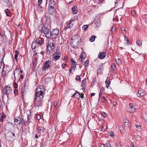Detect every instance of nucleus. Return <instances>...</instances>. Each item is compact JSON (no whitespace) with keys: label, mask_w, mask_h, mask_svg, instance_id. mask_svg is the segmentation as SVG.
Wrapping results in <instances>:
<instances>
[{"label":"nucleus","mask_w":147,"mask_h":147,"mask_svg":"<svg viewBox=\"0 0 147 147\" xmlns=\"http://www.w3.org/2000/svg\"><path fill=\"white\" fill-rule=\"evenodd\" d=\"M34 100V106L35 107L42 106V101L45 94V89L42 85L38 86L36 88Z\"/></svg>","instance_id":"f257e3e1"},{"label":"nucleus","mask_w":147,"mask_h":147,"mask_svg":"<svg viewBox=\"0 0 147 147\" xmlns=\"http://www.w3.org/2000/svg\"><path fill=\"white\" fill-rule=\"evenodd\" d=\"M38 30L42 33H44L47 38H49L51 37V34H49V28L46 27L44 24L40 25L38 28Z\"/></svg>","instance_id":"f03ea898"},{"label":"nucleus","mask_w":147,"mask_h":147,"mask_svg":"<svg viewBox=\"0 0 147 147\" xmlns=\"http://www.w3.org/2000/svg\"><path fill=\"white\" fill-rule=\"evenodd\" d=\"M6 139L8 141H12L14 140L16 137L14 133L11 131L6 134L5 135Z\"/></svg>","instance_id":"7ed1b4c3"},{"label":"nucleus","mask_w":147,"mask_h":147,"mask_svg":"<svg viewBox=\"0 0 147 147\" xmlns=\"http://www.w3.org/2000/svg\"><path fill=\"white\" fill-rule=\"evenodd\" d=\"M53 65V63L52 61L49 60L45 61L44 62V64L43 67L42 68V70L43 71H45L47 69H48L50 68V67Z\"/></svg>","instance_id":"20e7f679"},{"label":"nucleus","mask_w":147,"mask_h":147,"mask_svg":"<svg viewBox=\"0 0 147 147\" xmlns=\"http://www.w3.org/2000/svg\"><path fill=\"white\" fill-rule=\"evenodd\" d=\"M55 45L54 41L52 40L51 42H49L47 46V52H50L53 51L55 49Z\"/></svg>","instance_id":"39448f33"},{"label":"nucleus","mask_w":147,"mask_h":147,"mask_svg":"<svg viewBox=\"0 0 147 147\" xmlns=\"http://www.w3.org/2000/svg\"><path fill=\"white\" fill-rule=\"evenodd\" d=\"M59 31L57 29H54L52 32H50L49 34H51V37L52 36L54 38H56L59 37Z\"/></svg>","instance_id":"423d86ee"},{"label":"nucleus","mask_w":147,"mask_h":147,"mask_svg":"<svg viewBox=\"0 0 147 147\" xmlns=\"http://www.w3.org/2000/svg\"><path fill=\"white\" fill-rule=\"evenodd\" d=\"M39 40L37 38L35 41L33 42L32 44V47L34 52L36 51L35 49L37 46L38 45Z\"/></svg>","instance_id":"0eeeda50"},{"label":"nucleus","mask_w":147,"mask_h":147,"mask_svg":"<svg viewBox=\"0 0 147 147\" xmlns=\"http://www.w3.org/2000/svg\"><path fill=\"white\" fill-rule=\"evenodd\" d=\"M4 90H5L4 94L7 95H9L12 92V90L10 87L8 86H5Z\"/></svg>","instance_id":"6e6552de"},{"label":"nucleus","mask_w":147,"mask_h":147,"mask_svg":"<svg viewBox=\"0 0 147 147\" xmlns=\"http://www.w3.org/2000/svg\"><path fill=\"white\" fill-rule=\"evenodd\" d=\"M146 94L145 91L141 88H140L138 91V94L137 93V95L139 97L143 96Z\"/></svg>","instance_id":"1a4fd4ad"},{"label":"nucleus","mask_w":147,"mask_h":147,"mask_svg":"<svg viewBox=\"0 0 147 147\" xmlns=\"http://www.w3.org/2000/svg\"><path fill=\"white\" fill-rule=\"evenodd\" d=\"M21 122V119L19 117H16L14 118V124L15 125H18Z\"/></svg>","instance_id":"9d476101"},{"label":"nucleus","mask_w":147,"mask_h":147,"mask_svg":"<svg viewBox=\"0 0 147 147\" xmlns=\"http://www.w3.org/2000/svg\"><path fill=\"white\" fill-rule=\"evenodd\" d=\"M77 95V96H78L80 98H81L82 99H83L84 97V94H83L82 93L81 94L78 92L77 91H75V93H74L73 95L71 96L72 97H74V96H75L76 95Z\"/></svg>","instance_id":"9b49d317"},{"label":"nucleus","mask_w":147,"mask_h":147,"mask_svg":"<svg viewBox=\"0 0 147 147\" xmlns=\"http://www.w3.org/2000/svg\"><path fill=\"white\" fill-rule=\"evenodd\" d=\"M106 55V53L105 52H101L99 53L98 55L99 58L100 59H103L104 58Z\"/></svg>","instance_id":"f8f14e48"},{"label":"nucleus","mask_w":147,"mask_h":147,"mask_svg":"<svg viewBox=\"0 0 147 147\" xmlns=\"http://www.w3.org/2000/svg\"><path fill=\"white\" fill-rule=\"evenodd\" d=\"M53 56L55 59L57 60L60 57V54L57 52H56L53 54Z\"/></svg>","instance_id":"ddd939ff"},{"label":"nucleus","mask_w":147,"mask_h":147,"mask_svg":"<svg viewBox=\"0 0 147 147\" xmlns=\"http://www.w3.org/2000/svg\"><path fill=\"white\" fill-rule=\"evenodd\" d=\"M86 57L85 54L84 53H82L80 54L79 58V60L80 61V62H82L84 60Z\"/></svg>","instance_id":"4468645a"},{"label":"nucleus","mask_w":147,"mask_h":147,"mask_svg":"<svg viewBox=\"0 0 147 147\" xmlns=\"http://www.w3.org/2000/svg\"><path fill=\"white\" fill-rule=\"evenodd\" d=\"M55 7H48V11L49 13L51 15L53 14L55 10Z\"/></svg>","instance_id":"2eb2a0df"},{"label":"nucleus","mask_w":147,"mask_h":147,"mask_svg":"<svg viewBox=\"0 0 147 147\" xmlns=\"http://www.w3.org/2000/svg\"><path fill=\"white\" fill-rule=\"evenodd\" d=\"M129 105L130 106L129 112L131 113H134L135 110V109L134 107V106L131 103H129Z\"/></svg>","instance_id":"dca6fc26"},{"label":"nucleus","mask_w":147,"mask_h":147,"mask_svg":"<svg viewBox=\"0 0 147 147\" xmlns=\"http://www.w3.org/2000/svg\"><path fill=\"white\" fill-rule=\"evenodd\" d=\"M71 40H73L74 42H77V43H78L79 42L78 36L77 35L73 36V37L71 39Z\"/></svg>","instance_id":"f3484780"},{"label":"nucleus","mask_w":147,"mask_h":147,"mask_svg":"<svg viewBox=\"0 0 147 147\" xmlns=\"http://www.w3.org/2000/svg\"><path fill=\"white\" fill-rule=\"evenodd\" d=\"M74 21V20L71 19L69 21V22L67 25L65 27V29L66 30L68 28H72L73 26V24L71 23Z\"/></svg>","instance_id":"a211bd4d"},{"label":"nucleus","mask_w":147,"mask_h":147,"mask_svg":"<svg viewBox=\"0 0 147 147\" xmlns=\"http://www.w3.org/2000/svg\"><path fill=\"white\" fill-rule=\"evenodd\" d=\"M49 6L51 7H55V2L54 0H52L49 2Z\"/></svg>","instance_id":"6ab92c4d"},{"label":"nucleus","mask_w":147,"mask_h":147,"mask_svg":"<svg viewBox=\"0 0 147 147\" xmlns=\"http://www.w3.org/2000/svg\"><path fill=\"white\" fill-rule=\"evenodd\" d=\"M12 124L10 123H7L5 126V129L6 130H9L12 126Z\"/></svg>","instance_id":"aec40b11"},{"label":"nucleus","mask_w":147,"mask_h":147,"mask_svg":"<svg viewBox=\"0 0 147 147\" xmlns=\"http://www.w3.org/2000/svg\"><path fill=\"white\" fill-rule=\"evenodd\" d=\"M76 64H72L71 68L69 69V71L70 73H71L72 72L74 71L76 67Z\"/></svg>","instance_id":"412c9836"},{"label":"nucleus","mask_w":147,"mask_h":147,"mask_svg":"<svg viewBox=\"0 0 147 147\" xmlns=\"http://www.w3.org/2000/svg\"><path fill=\"white\" fill-rule=\"evenodd\" d=\"M45 18L46 20V23L48 25H50L51 20L49 16H45Z\"/></svg>","instance_id":"4be33fe9"},{"label":"nucleus","mask_w":147,"mask_h":147,"mask_svg":"<svg viewBox=\"0 0 147 147\" xmlns=\"http://www.w3.org/2000/svg\"><path fill=\"white\" fill-rule=\"evenodd\" d=\"M27 90L25 89V86H24L22 87L21 92L22 93L23 96H24V93L26 92Z\"/></svg>","instance_id":"5701e85b"},{"label":"nucleus","mask_w":147,"mask_h":147,"mask_svg":"<svg viewBox=\"0 0 147 147\" xmlns=\"http://www.w3.org/2000/svg\"><path fill=\"white\" fill-rule=\"evenodd\" d=\"M142 118L144 121L147 122V113H143L142 115Z\"/></svg>","instance_id":"b1692460"},{"label":"nucleus","mask_w":147,"mask_h":147,"mask_svg":"<svg viewBox=\"0 0 147 147\" xmlns=\"http://www.w3.org/2000/svg\"><path fill=\"white\" fill-rule=\"evenodd\" d=\"M1 116L0 119V122H2L3 119L5 118L6 116L5 114L2 113H1Z\"/></svg>","instance_id":"393cba45"},{"label":"nucleus","mask_w":147,"mask_h":147,"mask_svg":"<svg viewBox=\"0 0 147 147\" xmlns=\"http://www.w3.org/2000/svg\"><path fill=\"white\" fill-rule=\"evenodd\" d=\"M95 26L96 27L99 28L101 24V22L100 21H99L98 22L95 23Z\"/></svg>","instance_id":"a878e982"},{"label":"nucleus","mask_w":147,"mask_h":147,"mask_svg":"<svg viewBox=\"0 0 147 147\" xmlns=\"http://www.w3.org/2000/svg\"><path fill=\"white\" fill-rule=\"evenodd\" d=\"M86 80L84 79L82 81V83L81 84V87H86Z\"/></svg>","instance_id":"bb28decb"},{"label":"nucleus","mask_w":147,"mask_h":147,"mask_svg":"<svg viewBox=\"0 0 147 147\" xmlns=\"http://www.w3.org/2000/svg\"><path fill=\"white\" fill-rule=\"evenodd\" d=\"M103 64H101V65H99V68L97 70V73H100L101 71V69L103 68L102 65Z\"/></svg>","instance_id":"cd10ccee"},{"label":"nucleus","mask_w":147,"mask_h":147,"mask_svg":"<svg viewBox=\"0 0 147 147\" xmlns=\"http://www.w3.org/2000/svg\"><path fill=\"white\" fill-rule=\"evenodd\" d=\"M4 3H5L7 5H10V1L9 0H1Z\"/></svg>","instance_id":"c85d7f7f"},{"label":"nucleus","mask_w":147,"mask_h":147,"mask_svg":"<svg viewBox=\"0 0 147 147\" xmlns=\"http://www.w3.org/2000/svg\"><path fill=\"white\" fill-rule=\"evenodd\" d=\"M72 10L74 14H76L77 13V10L75 7H73L72 8Z\"/></svg>","instance_id":"c756f323"},{"label":"nucleus","mask_w":147,"mask_h":147,"mask_svg":"<svg viewBox=\"0 0 147 147\" xmlns=\"http://www.w3.org/2000/svg\"><path fill=\"white\" fill-rule=\"evenodd\" d=\"M96 36L93 35V36L90 37V40L91 42H92L94 41L95 38Z\"/></svg>","instance_id":"7c9ffc66"},{"label":"nucleus","mask_w":147,"mask_h":147,"mask_svg":"<svg viewBox=\"0 0 147 147\" xmlns=\"http://www.w3.org/2000/svg\"><path fill=\"white\" fill-rule=\"evenodd\" d=\"M105 82H106V87L107 88H108L109 87V86L110 84L111 83V81L110 80H109L107 82V80Z\"/></svg>","instance_id":"2f4dec72"},{"label":"nucleus","mask_w":147,"mask_h":147,"mask_svg":"<svg viewBox=\"0 0 147 147\" xmlns=\"http://www.w3.org/2000/svg\"><path fill=\"white\" fill-rule=\"evenodd\" d=\"M118 128L121 132H123V131L124 130L123 128V126L122 125H119V126Z\"/></svg>","instance_id":"473e14b6"},{"label":"nucleus","mask_w":147,"mask_h":147,"mask_svg":"<svg viewBox=\"0 0 147 147\" xmlns=\"http://www.w3.org/2000/svg\"><path fill=\"white\" fill-rule=\"evenodd\" d=\"M123 122L125 125H126L125 123H127V125H128V120L126 118H125L123 119Z\"/></svg>","instance_id":"72a5a7b5"},{"label":"nucleus","mask_w":147,"mask_h":147,"mask_svg":"<svg viewBox=\"0 0 147 147\" xmlns=\"http://www.w3.org/2000/svg\"><path fill=\"white\" fill-rule=\"evenodd\" d=\"M6 12L5 13H6V15L7 16H9V14L10 13V11L8 9H6L5 10Z\"/></svg>","instance_id":"f704fd0d"},{"label":"nucleus","mask_w":147,"mask_h":147,"mask_svg":"<svg viewBox=\"0 0 147 147\" xmlns=\"http://www.w3.org/2000/svg\"><path fill=\"white\" fill-rule=\"evenodd\" d=\"M121 32L123 34H125L126 33L125 28L124 27H122L121 29Z\"/></svg>","instance_id":"c9c22d12"},{"label":"nucleus","mask_w":147,"mask_h":147,"mask_svg":"<svg viewBox=\"0 0 147 147\" xmlns=\"http://www.w3.org/2000/svg\"><path fill=\"white\" fill-rule=\"evenodd\" d=\"M136 43L139 46L141 45L142 44V41L139 40H136Z\"/></svg>","instance_id":"e433bc0d"},{"label":"nucleus","mask_w":147,"mask_h":147,"mask_svg":"<svg viewBox=\"0 0 147 147\" xmlns=\"http://www.w3.org/2000/svg\"><path fill=\"white\" fill-rule=\"evenodd\" d=\"M4 57L0 59V68L2 67V63H3V58Z\"/></svg>","instance_id":"4c0bfd02"},{"label":"nucleus","mask_w":147,"mask_h":147,"mask_svg":"<svg viewBox=\"0 0 147 147\" xmlns=\"http://www.w3.org/2000/svg\"><path fill=\"white\" fill-rule=\"evenodd\" d=\"M88 25H85L83 26L82 27V29H83L84 30H86L87 29V28H88Z\"/></svg>","instance_id":"58836bf2"},{"label":"nucleus","mask_w":147,"mask_h":147,"mask_svg":"<svg viewBox=\"0 0 147 147\" xmlns=\"http://www.w3.org/2000/svg\"><path fill=\"white\" fill-rule=\"evenodd\" d=\"M21 123L22 125H26L25 121L24 119H22Z\"/></svg>","instance_id":"ea45409f"},{"label":"nucleus","mask_w":147,"mask_h":147,"mask_svg":"<svg viewBox=\"0 0 147 147\" xmlns=\"http://www.w3.org/2000/svg\"><path fill=\"white\" fill-rule=\"evenodd\" d=\"M76 80L77 81H79L81 79L80 76H77L76 78Z\"/></svg>","instance_id":"a19ab883"},{"label":"nucleus","mask_w":147,"mask_h":147,"mask_svg":"<svg viewBox=\"0 0 147 147\" xmlns=\"http://www.w3.org/2000/svg\"><path fill=\"white\" fill-rule=\"evenodd\" d=\"M116 62L118 64H120L121 63V61L119 58H118L116 60Z\"/></svg>","instance_id":"79ce46f5"},{"label":"nucleus","mask_w":147,"mask_h":147,"mask_svg":"<svg viewBox=\"0 0 147 147\" xmlns=\"http://www.w3.org/2000/svg\"><path fill=\"white\" fill-rule=\"evenodd\" d=\"M43 41L41 39L40 40H39L38 45L39 44L40 45H41L43 44Z\"/></svg>","instance_id":"37998d69"},{"label":"nucleus","mask_w":147,"mask_h":147,"mask_svg":"<svg viewBox=\"0 0 147 147\" xmlns=\"http://www.w3.org/2000/svg\"><path fill=\"white\" fill-rule=\"evenodd\" d=\"M89 63V61L88 60H86L84 62V65L86 66H88V63Z\"/></svg>","instance_id":"c03bdc74"},{"label":"nucleus","mask_w":147,"mask_h":147,"mask_svg":"<svg viewBox=\"0 0 147 147\" xmlns=\"http://www.w3.org/2000/svg\"><path fill=\"white\" fill-rule=\"evenodd\" d=\"M39 7H38L39 10L40 12H41L43 10V8L42 6H39Z\"/></svg>","instance_id":"a18cd8bd"},{"label":"nucleus","mask_w":147,"mask_h":147,"mask_svg":"<svg viewBox=\"0 0 147 147\" xmlns=\"http://www.w3.org/2000/svg\"><path fill=\"white\" fill-rule=\"evenodd\" d=\"M101 101L102 102L104 103L106 101V99L105 97L104 96L102 97V98H101Z\"/></svg>","instance_id":"49530a36"},{"label":"nucleus","mask_w":147,"mask_h":147,"mask_svg":"<svg viewBox=\"0 0 147 147\" xmlns=\"http://www.w3.org/2000/svg\"><path fill=\"white\" fill-rule=\"evenodd\" d=\"M42 0H38V6H40L42 3Z\"/></svg>","instance_id":"de8ad7c7"},{"label":"nucleus","mask_w":147,"mask_h":147,"mask_svg":"<svg viewBox=\"0 0 147 147\" xmlns=\"http://www.w3.org/2000/svg\"><path fill=\"white\" fill-rule=\"evenodd\" d=\"M13 86L14 88H16L18 87V85L16 83L13 84Z\"/></svg>","instance_id":"09e8293b"},{"label":"nucleus","mask_w":147,"mask_h":147,"mask_svg":"<svg viewBox=\"0 0 147 147\" xmlns=\"http://www.w3.org/2000/svg\"><path fill=\"white\" fill-rule=\"evenodd\" d=\"M53 105L55 107H56L57 106V101L56 100L54 101L53 102Z\"/></svg>","instance_id":"8fccbe9b"},{"label":"nucleus","mask_w":147,"mask_h":147,"mask_svg":"<svg viewBox=\"0 0 147 147\" xmlns=\"http://www.w3.org/2000/svg\"><path fill=\"white\" fill-rule=\"evenodd\" d=\"M45 128L43 127H42L40 129V132H41L42 133H43L44 131Z\"/></svg>","instance_id":"3c124183"},{"label":"nucleus","mask_w":147,"mask_h":147,"mask_svg":"<svg viewBox=\"0 0 147 147\" xmlns=\"http://www.w3.org/2000/svg\"><path fill=\"white\" fill-rule=\"evenodd\" d=\"M19 69H18V68L17 67L16 68V69L15 70V71H14V76L15 78H16L15 76V73H16L17 72H19Z\"/></svg>","instance_id":"603ef678"},{"label":"nucleus","mask_w":147,"mask_h":147,"mask_svg":"<svg viewBox=\"0 0 147 147\" xmlns=\"http://www.w3.org/2000/svg\"><path fill=\"white\" fill-rule=\"evenodd\" d=\"M110 136L112 137H114V133L112 131L110 132Z\"/></svg>","instance_id":"864d4df0"},{"label":"nucleus","mask_w":147,"mask_h":147,"mask_svg":"<svg viewBox=\"0 0 147 147\" xmlns=\"http://www.w3.org/2000/svg\"><path fill=\"white\" fill-rule=\"evenodd\" d=\"M6 72L4 70H3L2 71V74L3 76H5L6 75Z\"/></svg>","instance_id":"5fc2aeb1"},{"label":"nucleus","mask_w":147,"mask_h":147,"mask_svg":"<svg viewBox=\"0 0 147 147\" xmlns=\"http://www.w3.org/2000/svg\"><path fill=\"white\" fill-rule=\"evenodd\" d=\"M111 68L113 70H114L115 69V65L114 64H112L111 66Z\"/></svg>","instance_id":"6e6d98bb"},{"label":"nucleus","mask_w":147,"mask_h":147,"mask_svg":"<svg viewBox=\"0 0 147 147\" xmlns=\"http://www.w3.org/2000/svg\"><path fill=\"white\" fill-rule=\"evenodd\" d=\"M18 90L16 89H15L13 91L14 93L15 94H17L18 93Z\"/></svg>","instance_id":"4d7b16f0"},{"label":"nucleus","mask_w":147,"mask_h":147,"mask_svg":"<svg viewBox=\"0 0 147 147\" xmlns=\"http://www.w3.org/2000/svg\"><path fill=\"white\" fill-rule=\"evenodd\" d=\"M106 145L107 147H111V144L109 143V142H107L106 143Z\"/></svg>","instance_id":"13d9d810"},{"label":"nucleus","mask_w":147,"mask_h":147,"mask_svg":"<svg viewBox=\"0 0 147 147\" xmlns=\"http://www.w3.org/2000/svg\"><path fill=\"white\" fill-rule=\"evenodd\" d=\"M71 61L72 63V64H76V62L74 61V60H73L72 58L71 59Z\"/></svg>","instance_id":"bf43d9fd"},{"label":"nucleus","mask_w":147,"mask_h":147,"mask_svg":"<svg viewBox=\"0 0 147 147\" xmlns=\"http://www.w3.org/2000/svg\"><path fill=\"white\" fill-rule=\"evenodd\" d=\"M40 54L43 57L45 54V52L43 51H42L40 52Z\"/></svg>","instance_id":"052dcab7"},{"label":"nucleus","mask_w":147,"mask_h":147,"mask_svg":"<svg viewBox=\"0 0 147 147\" xmlns=\"http://www.w3.org/2000/svg\"><path fill=\"white\" fill-rule=\"evenodd\" d=\"M124 37H125V40H126L128 42L129 41V40H128V38L127 37V36H124Z\"/></svg>","instance_id":"680f3d73"},{"label":"nucleus","mask_w":147,"mask_h":147,"mask_svg":"<svg viewBox=\"0 0 147 147\" xmlns=\"http://www.w3.org/2000/svg\"><path fill=\"white\" fill-rule=\"evenodd\" d=\"M19 78L20 79H22V80L24 78V76L22 75H20Z\"/></svg>","instance_id":"e2e57ef3"},{"label":"nucleus","mask_w":147,"mask_h":147,"mask_svg":"<svg viewBox=\"0 0 147 147\" xmlns=\"http://www.w3.org/2000/svg\"><path fill=\"white\" fill-rule=\"evenodd\" d=\"M105 0H98V3H101Z\"/></svg>","instance_id":"0e129e2a"},{"label":"nucleus","mask_w":147,"mask_h":147,"mask_svg":"<svg viewBox=\"0 0 147 147\" xmlns=\"http://www.w3.org/2000/svg\"><path fill=\"white\" fill-rule=\"evenodd\" d=\"M102 115L104 117H105L106 116V114L104 112H102Z\"/></svg>","instance_id":"69168bd1"},{"label":"nucleus","mask_w":147,"mask_h":147,"mask_svg":"<svg viewBox=\"0 0 147 147\" xmlns=\"http://www.w3.org/2000/svg\"><path fill=\"white\" fill-rule=\"evenodd\" d=\"M67 58L66 57H64L62 58V59L63 60L65 61L67 59Z\"/></svg>","instance_id":"338daca9"},{"label":"nucleus","mask_w":147,"mask_h":147,"mask_svg":"<svg viewBox=\"0 0 147 147\" xmlns=\"http://www.w3.org/2000/svg\"><path fill=\"white\" fill-rule=\"evenodd\" d=\"M66 65V64L64 63H62L61 65V67L62 68L64 67Z\"/></svg>","instance_id":"774afa93"}]
</instances>
